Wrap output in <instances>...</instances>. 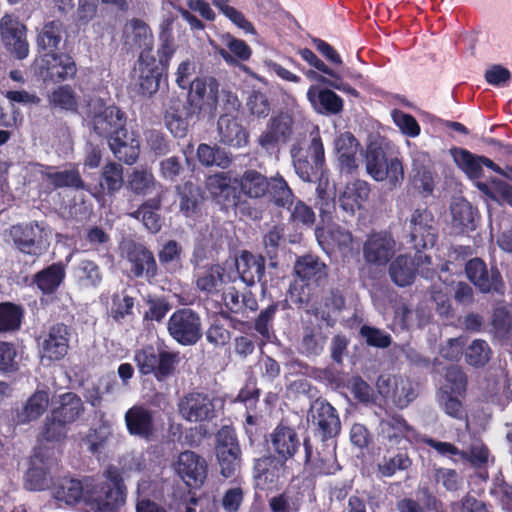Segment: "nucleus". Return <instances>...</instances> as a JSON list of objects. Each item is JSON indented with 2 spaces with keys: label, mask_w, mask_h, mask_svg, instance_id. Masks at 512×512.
Returning a JSON list of instances; mask_svg holds the SVG:
<instances>
[{
  "label": "nucleus",
  "mask_w": 512,
  "mask_h": 512,
  "mask_svg": "<svg viewBox=\"0 0 512 512\" xmlns=\"http://www.w3.org/2000/svg\"><path fill=\"white\" fill-rule=\"evenodd\" d=\"M103 475L105 481L86 486L85 504L93 512H116L126 500L122 473L109 465Z\"/></svg>",
  "instance_id": "1"
},
{
  "label": "nucleus",
  "mask_w": 512,
  "mask_h": 512,
  "mask_svg": "<svg viewBox=\"0 0 512 512\" xmlns=\"http://www.w3.org/2000/svg\"><path fill=\"white\" fill-rule=\"evenodd\" d=\"M266 441L273 454L256 460L254 469L258 477L266 475L274 464L284 466L288 460L294 458L301 446L296 429L283 420L277 424Z\"/></svg>",
  "instance_id": "2"
},
{
  "label": "nucleus",
  "mask_w": 512,
  "mask_h": 512,
  "mask_svg": "<svg viewBox=\"0 0 512 512\" xmlns=\"http://www.w3.org/2000/svg\"><path fill=\"white\" fill-rule=\"evenodd\" d=\"M294 271L304 283L294 303L299 307L310 306V309H307L306 312L317 317L319 309L316 305L320 291L319 286L328 276L327 266L319 257L307 254L296 260Z\"/></svg>",
  "instance_id": "3"
},
{
  "label": "nucleus",
  "mask_w": 512,
  "mask_h": 512,
  "mask_svg": "<svg viewBox=\"0 0 512 512\" xmlns=\"http://www.w3.org/2000/svg\"><path fill=\"white\" fill-rule=\"evenodd\" d=\"M134 362L141 376H153L157 382H166L175 376L181 362L179 351L144 345L134 353Z\"/></svg>",
  "instance_id": "4"
},
{
  "label": "nucleus",
  "mask_w": 512,
  "mask_h": 512,
  "mask_svg": "<svg viewBox=\"0 0 512 512\" xmlns=\"http://www.w3.org/2000/svg\"><path fill=\"white\" fill-rule=\"evenodd\" d=\"M383 141H371L365 152L366 171L375 181H388L392 187L400 186L404 180L402 161L388 153Z\"/></svg>",
  "instance_id": "5"
},
{
  "label": "nucleus",
  "mask_w": 512,
  "mask_h": 512,
  "mask_svg": "<svg viewBox=\"0 0 512 512\" xmlns=\"http://www.w3.org/2000/svg\"><path fill=\"white\" fill-rule=\"evenodd\" d=\"M296 174L305 182H312L322 173L325 166V150L319 132L311 134L307 148H293L291 151Z\"/></svg>",
  "instance_id": "6"
},
{
  "label": "nucleus",
  "mask_w": 512,
  "mask_h": 512,
  "mask_svg": "<svg viewBox=\"0 0 512 512\" xmlns=\"http://www.w3.org/2000/svg\"><path fill=\"white\" fill-rule=\"evenodd\" d=\"M170 337L182 346H193L202 336V321L200 315L191 308L175 310L167 322Z\"/></svg>",
  "instance_id": "7"
},
{
  "label": "nucleus",
  "mask_w": 512,
  "mask_h": 512,
  "mask_svg": "<svg viewBox=\"0 0 512 512\" xmlns=\"http://www.w3.org/2000/svg\"><path fill=\"white\" fill-rule=\"evenodd\" d=\"M206 188L211 198L222 209L237 208L241 213L252 216L253 212L250 208L246 211L245 200H242L240 188L235 184L234 179L228 173L221 172L210 175L206 180Z\"/></svg>",
  "instance_id": "8"
},
{
  "label": "nucleus",
  "mask_w": 512,
  "mask_h": 512,
  "mask_svg": "<svg viewBox=\"0 0 512 512\" xmlns=\"http://www.w3.org/2000/svg\"><path fill=\"white\" fill-rule=\"evenodd\" d=\"M465 273L481 293L501 297L505 295L506 286L497 266L488 268L483 259L475 257L465 264Z\"/></svg>",
  "instance_id": "9"
},
{
  "label": "nucleus",
  "mask_w": 512,
  "mask_h": 512,
  "mask_svg": "<svg viewBox=\"0 0 512 512\" xmlns=\"http://www.w3.org/2000/svg\"><path fill=\"white\" fill-rule=\"evenodd\" d=\"M15 247L23 254L39 256L46 249L47 233L44 222L17 223L10 228Z\"/></svg>",
  "instance_id": "10"
},
{
  "label": "nucleus",
  "mask_w": 512,
  "mask_h": 512,
  "mask_svg": "<svg viewBox=\"0 0 512 512\" xmlns=\"http://www.w3.org/2000/svg\"><path fill=\"white\" fill-rule=\"evenodd\" d=\"M409 236L417 252L433 248L437 243V221L427 207H419L412 212L409 220Z\"/></svg>",
  "instance_id": "11"
},
{
  "label": "nucleus",
  "mask_w": 512,
  "mask_h": 512,
  "mask_svg": "<svg viewBox=\"0 0 512 512\" xmlns=\"http://www.w3.org/2000/svg\"><path fill=\"white\" fill-rule=\"evenodd\" d=\"M216 455L220 473L225 478L233 477L240 468L241 449L235 430L223 426L216 435Z\"/></svg>",
  "instance_id": "12"
},
{
  "label": "nucleus",
  "mask_w": 512,
  "mask_h": 512,
  "mask_svg": "<svg viewBox=\"0 0 512 512\" xmlns=\"http://www.w3.org/2000/svg\"><path fill=\"white\" fill-rule=\"evenodd\" d=\"M36 70L44 82L62 83L75 77L77 66L69 54L54 52L41 55Z\"/></svg>",
  "instance_id": "13"
},
{
  "label": "nucleus",
  "mask_w": 512,
  "mask_h": 512,
  "mask_svg": "<svg viewBox=\"0 0 512 512\" xmlns=\"http://www.w3.org/2000/svg\"><path fill=\"white\" fill-rule=\"evenodd\" d=\"M89 118L94 133L107 140L127 123L124 111L115 105L107 106L102 99L90 104Z\"/></svg>",
  "instance_id": "14"
},
{
  "label": "nucleus",
  "mask_w": 512,
  "mask_h": 512,
  "mask_svg": "<svg viewBox=\"0 0 512 512\" xmlns=\"http://www.w3.org/2000/svg\"><path fill=\"white\" fill-rule=\"evenodd\" d=\"M71 334V327L62 322L51 325L39 338L41 358L49 362L62 360L68 354Z\"/></svg>",
  "instance_id": "15"
},
{
  "label": "nucleus",
  "mask_w": 512,
  "mask_h": 512,
  "mask_svg": "<svg viewBox=\"0 0 512 512\" xmlns=\"http://www.w3.org/2000/svg\"><path fill=\"white\" fill-rule=\"evenodd\" d=\"M0 38L3 45L15 58L22 60L29 54L27 27L19 17L6 13L0 19Z\"/></svg>",
  "instance_id": "16"
},
{
  "label": "nucleus",
  "mask_w": 512,
  "mask_h": 512,
  "mask_svg": "<svg viewBox=\"0 0 512 512\" xmlns=\"http://www.w3.org/2000/svg\"><path fill=\"white\" fill-rule=\"evenodd\" d=\"M188 86V104L192 113L213 114L218 104V81L213 77L208 79L196 77Z\"/></svg>",
  "instance_id": "17"
},
{
  "label": "nucleus",
  "mask_w": 512,
  "mask_h": 512,
  "mask_svg": "<svg viewBox=\"0 0 512 512\" xmlns=\"http://www.w3.org/2000/svg\"><path fill=\"white\" fill-rule=\"evenodd\" d=\"M378 435L382 440V444L390 449L398 447L403 441L411 443V439L415 435V429L403 415L398 413L387 414L380 420L378 426Z\"/></svg>",
  "instance_id": "18"
},
{
  "label": "nucleus",
  "mask_w": 512,
  "mask_h": 512,
  "mask_svg": "<svg viewBox=\"0 0 512 512\" xmlns=\"http://www.w3.org/2000/svg\"><path fill=\"white\" fill-rule=\"evenodd\" d=\"M179 412L189 422L211 421L216 417L213 400L203 392H190L178 404Z\"/></svg>",
  "instance_id": "19"
},
{
  "label": "nucleus",
  "mask_w": 512,
  "mask_h": 512,
  "mask_svg": "<svg viewBox=\"0 0 512 512\" xmlns=\"http://www.w3.org/2000/svg\"><path fill=\"white\" fill-rule=\"evenodd\" d=\"M126 259L130 264V274L134 278L145 277L148 281L158 275V266L153 252L144 244L131 242L126 247Z\"/></svg>",
  "instance_id": "20"
},
{
  "label": "nucleus",
  "mask_w": 512,
  "mask_h": 512,
  "mask_svg": "<svg viewBox=\"0 0 512 512\" xmlns=\"http://www.w3.org/2000/svg\"><path fill=\"white\" fill-rule=\"evenodd\" d=\"M294 120L287 113L271 117L267 128L258 137V144L266 151L274 150L280 143H287L293 134Z\"/></svg>",
  "instance_id": "21"
},
{
  "label": "nucleus",
  "mask_w": 512,
  "mask_h": 512,
  "mask_svg": "<svg viewBox=\"0 0 512 512\" xmlns=\"http://www.w3.org/2000/svg\"><path fill=\"white\" fill-rule=\"evenodd\" d=\"M328 341V334L323 323L318 319L301 321V340L299 350L307 357L322 354Z\"/></svg>",
  "instance_id": "22"
},
{
  "label": "nucleus",
  "mask_w": 512,
  "mask_h": 512,
  "mask_svg": "<svg viewBox=\"0 0 512 512\" xmlns=\"http://www.w3.org/2000/svg\"><path fill=\"white\" fill-rule=\"evenodd\" d=\"M176 470L190 488H200L207 478L206 460L193 451H184L179 454Z\"/></svg>",
  "instance_id": "23"
},
{
  "label": "nucleus",
  "mask_w": 512,
  "mask_h": 512,
  "mask_svg": "<svg viewBox=\"0 0 512 512\" xmlns=\"http://www.w3.org/2000/svg\"><path fill=\"white\" fill-rule=\"evenodd\" d=\"M395 254V240L389 232L369 235L363 246L366 262L378 266L386 265Z\"/></svg>",
  "instance_id": "24"
},
{
  "label": "nucleus",
  "mask_w": 512,
  "mask_h": 512,
  "mask_svg": "<svg viewBox=\"0 0 512 512\" xmlns=\"http://www.w3.org/2000/svg\"><path fill=\"white\" fill-rule=\"evenodd\" d=\"M145 57L146 52H141L138 58L139 75L134 84V89L142 97H151L159 90L162 73L155 64L154 57Z\"/></svg>",
  "instance_id": "25"
},
{
  "label": "nucleus",
  "mask_w": 512,
  "mask_h": 512,
  "mask_svg": "<svg viewBox=\"0 0 512 512\" xmlns=\"http://www.w3.org/2000/svg\"><path fill=\"white\" fill-rule=\"evenodd\" d=\"M316 415L314 423L316 425L315 435L322 441L329 440L337 436L341 430V422L337 410L325 400H316L314 404Z\"/></svg>",
  "instance_id": "26"
},
{
  "label": "nucleus",
  "mask_w": 512,
  "mask_h": 512,
  "mask_svg": "<svg viewBox=\"0 0 512 512\" xmlns=\"http://www.w3.org/2000/svg\"><path fill=\"white\" fill-rule=\"evenodd\" d=\"M127 431L130 435L150 440L154 435V418L150 410L141 405L129 408L124 416Z\"/></svg>",
  "instance_id": "27"
},
{
  "label": "nucleus",
  "mask_w": 512,
  "mask_h": 512,
  "mask_svg": "<svg viewBox=\"0 0 512 512\" xmlns=\"http://www.w3.org/2000/svg\"><path fill=\"white\" fill-rule=\"evenodd\" d=\"M359 141L351 132L341 133L335 140V150L342 173L354 174L358 169Z\"/></svg>",
  "instance_id": "28"
},
{
  "label": "nucleus",
  "mask_w": 512,
  "mask_h": 512,
  "mask_svg": "<svg viewBox=\"0 0 512 512\" xmlns=\"http://www.w3.org/2000/svg\"><path fill=\"white\" fill-rule=\"evenodd\" d=\"M217 126L220 143L234 148H241L248 144L249 133L237 121L236 116L221 114Z\"/></svg>",
  "instance_id": "29"
},
{
  "label": "nucleus",
  "mask_w": 512,
  "mask_h": 512,
  "mask_svg": "<svg viewBox=\"0 0 512 512\" xmlns=\"http://www.w3.org/2000/svg\"><path fill=\"white\" fill-rule=\"evenodd\" d=\"M164 195L156 193L153 197L145 200L135 211L128 215L140 221L151 233L156 234L162 228V217L159 211L162 207Z\"/></svg>",
  "instance_id": "30"
},
{
  "label": "nucleus",
  "mask_w": 512,
  "mask_h": 512,
  "mask_svg": "<svg viewBox=\"0 0 512 512\" xmlns=\"http://www.w3.org/2000/svg\"><path fill=\"white\" fill-rule=\"evenodd\" d=\"M315 234L319 245L326 253H332L336 249L339 251L349 249L353 242L351 232L338 224L328 228L318 227Z\"/></svg>",
  "instance_id": "31"
},
{
  "label": "nucleus",
  "mask_w": 512,
  "mask_h": 512,
  "mask_svg": "<svg viewBox=\"0 0 512 512\" xmlns=\"http://www.w3.org/2000/svg\"><path fill=\"white\" fill-rule=\"evenodd\" d=\"M304 447V464L310 465L315 475L329 476L334 475L341 470V466L337 461L335 449L324 453H318L313 461V445L308 437L303 439Z\"/></svg>",
  "instance_id": "32"
},
{
  "label": "nucleus",
  "mask_w": 512,
  "mask_h": 512,
  "mask_svg": "<svg viewBox=\"0 0 512 512\" xmlns=\"http://www.w3.org/2000/svg\"><path fill=\"white\" fill-rule=\"evenodd\" d=\"M85 412L81 397L74 392H65L58 396L50 413L63 423H75Z\"/></svg>",
  "instance_id": "33"
},
{
  "label": "nucleus",
  "mask_w": 512,
  "mask_h": 512,
  "mask_svg": "<svg viewBox=\"0 0 512 512\" xmlns=\"http://www.w3.org/2000/svg\"><path fill=\"white\" fill-rule=\"evenodd\" d=\"M236 269L241 280L248 286L260 282L265 276V258L249 251H242L236 259Z\"/></svg>",
  "instance_id": "34"
},
{
  "label": "nucleus",
  "mask_w": 512,
  "mask_h": 512,
  "mask_svg": "<svg viewBox=\"0 0 512 512\" xmlns=\"http://www.w3.org/2000/svg\"><path fill=\"white\" fill-rule=\"evenodd\" d=\"M66 277V266L54 262L33 275L32 283L45 295L55 293Z\"/></svg>",
  "instance_id": "35"
},
{
  "label": "nucleus",
  "mask_w": 512,
  "mask_h": 512,
  "mask_svg": "<svg viewBox=\"0 0 512 512\" xmlns=\"http://www.w3.org/2000/svg\"><path fill=\"white\" fill-rule=\"evenodd\" d=\"M53 169V167H47V170L44 171L42 175L54 189L69 188L75 191H89L77 166H72L69 169L60 171H52Z\"/></svg>",
  "instance_id": "36"
},
{
  "label": "nucleus",
  "mask_w": 512,
  "mask_h": 512,
  "mask_svg": "<svg viewBox=\"0 0 512 512\" xmlns=\"http://www.w3.org/2000/svg\"><path fill=\"white\" fill-rule=\"evenodd\" d=\"M123 185V167L116 162H109L102 168L99 182L94 186L93 195L103 197L112 196L118 192Z\"/></svg>",
  "instance_id": "37"
},
{
  "label": "nucleus",
  "mask_w": 512,
  "mask_h": 512,
  "mask_svg": "<svg viewBox=\"0 0 512 512\" xmlns=\"http://www.w3.org/2000/svg\"><path fill=\"white\" fill-rule=\"evenodd\" d=\"M369 194V184L364 180L356 179L348 183L339 196L340 206L344 211L354 214L356 210L363 207V204L369 198Z\"/></svg>",
  "instance_id": "38"
},
{
  "label": "nucleus",
  "mask_w": 512,
  "mask_h": 512,
  "mask_svg": "<svg viewBox=\"0 0 512 512\" xmlns=\"http://www.w3.org/2000/svg\"><path fill=\"white\" fill-rule=\"evenodd\" d=\"M307 98L319 113L338 114L343 110V99L330 89L311 86Z\"/></svg>",
  "instance_id": "39"
},
{
  "label": "nucleus",
  "mask_w": 512,
  "mask_h": 512,
  "mask_svg": "<svg viewBox=\"0 0 512 512\" xmlns=\"http://www.w3.org/2000/svg\"><path fill=\"white\" fill-rule=\"evenodd\" d=\"M234 182L238 184L241 196L259 199L267 195L270 179L257 170L248 169L239 178H234Z\"/></svg>",
  "instance_id": "40"
},
{
  "label": "nucleus",
  "mask_w": 512,
  "mask_h": 512,
  "mask_svg": "<svg viewBox=\"0 0 512 512\" xmlns=\"http://www.w3.org/2000/svg\"><path fill=\"white\" fill-rule=\"evenodd\" d=\"M53 497L69 505L85 502V492L82 482L78 479L63 477L52 483Z\"/></svg>",
  "instance_id": "41"
},
{
  "label": "nucleus",
  "mask_w": 512,
  "mask_h": 512,
  "mask_svg": "<svg viewBox=\"0 0 512 512\" xmlns=\"http://www.w3.org/2000/svg\"><path fill=\"white\" fill-rule=\"evenodd\" d=\"M179 196L180 211L185 217H195L200 212L203 201L201 188L191 181L176 187Z\"/></svg>",
  "instance_id": "42"
},
{
  "label": "nucleus",
  "mask_w": 512,
  "mask_h": 512,
  "mask_svg": "<svg viewBox=\"0 0 512 512\" xmlns=\"http://www.w3.org/2000/svg\"><path fill=\"white\" fill-rule=\"evenodd\" d=\"M450 154L457 167L463 171L469 179L477 180L483 177L481 155H476L461 147L451 148Z\"/></svg>",
  "instance_id": "43"
},
{
  "label": "nucleus",
  "mask_w": 512,
  "mask_h": 512,
  "mask_svg": "<svg viewBox=\"0 0 512 512\" xmlns=\"http://www.w3.org/2000/svg\"><path fill=\"white\" fill-rule=\"evenodd\" d=\"M280 305H282V309H285L287 301L271 303L254 320L253 328L261 336L260 347H263L266 342H270L274 336L273 323Z\"/></svg>",
  "instance_id": "44"
},
{
  "label": "nucleus",
  "mask_w": 512,
  "mask_h": 512,
  "mask_svg": "<svg viewBox=\"0 0 512 512\" xmlns=\"http://www.w3.org/2000/svg\"><path fill=\"white\" fill-rule=\"evenodd\" d=\"M64 24L59 19H54L44 23L42 29L37 35V46L46 53H54L59 48L64 32Z\"/></svg>",
  "instance_id": "45"
},
{
  "label": "nucleus",
  "mask_w": 512,
  "mask_h": 512,
  "mask_svg": "<svg viewBox=\"0 0 512 512\" xmlns=\"http://www.w3.org/2000/svg\"><path fill=\"white\" fill-rule=\"evenodd\" d=\"M224 269L219 264L204 267L196 275V287L207 295H216L224 282Z\"/></svg>",
  "instance_id": "46"
},
{
  "label": "nucleus",
  "mask_w": 512,
  "mask_h": 512,
  "mask_svg": "<svg viewBox=\"0 0 512 512\" xmlns=\"http://www.w3.org/2000/svg\"><path fill=\"white\" fill-rule=\"evenodd\" d=\"M49 394L44 390H36L26 401L22 410L17 413L18 423L37 420L47 409Z\"/></svg>",
  "instance_id": "47"
},
{
  "label": "nucleus",
  "mask_w": 512,
  "mask_h": 512,
  "mask_svg": "<svg viewBox=\"0 0 512 512\" xmlns=\"http://www.w3.org/2000/svg\"><path fill=\"white\" fill-rule=\"evenodd\" d=\"M128 187L135 194L139 196L154 195L162 193L163 187L155 180L154 175L146 170H134L128 179Z\"/></svg>",
  "instance_id": "48"
},
{
  "label": "nucleus",
  "mask_w": 512,
  "mask_h": 512,
  "mask_svg": "<svg viewBox=\"0 0 512 512\" xmlns=\"http://www.w3.org/2000/svg\"><path fill=\"white\" fill-rule=\"evenodd\" d=\"M173 19H166L161 24L159 33L160 45L157 50L159 65L162 71H167L170 60L176 52V46L172 33Z\"/></svg>",
  "instance_id": "49"
},
{
  "label": "nucleus",
  "mask_w": 512,
  "mask_h": 512,
  "mask_svg": "<svg viewBox=\"0 0 512 512\" xmlns=\"http://www.w3.org/2000/svg\"><path fill=\"white\" fill-rule=\"evenodd\" d=\"M391 280L399 287H405L414 281L415 268L413 261L407 255H399L389 266Z\"/></svg>",
  "instance_id": "50"
},
{
  "label": "nucleus",
  "mask_w": 512,
  "mask_h": 512,
  "mask_svg": "<svg viewBox=\"0 0 512 512\" xmlns=\"http://www.w3.org/2000/svg\"><path fill=\"white\" fill-rule=\"evenodd\" d=\"M24 308L13 302H0V333L15 332L20 329L24 318Z\"/></svg>",
  "instance_id": "51"
},
{
  "label": "nucleus",
  "mask_w": 512,
  "mask_h": 512,
  "mask_svg": "<svg viewBox=\"0 0 512 512\" xmlns=\"http://www.w3.org/2000/svg\"><path fill=\"white\" fill-rule=\"evenodd\" d=\"M25 487L31 491H43L52 487L48 467L37 459H34L25 475Z\"/></svg>",
  "instance_id": "52"
},
{
  "label": "nucleus",
  "mask_w": 512,
  "mask_h": 512,
  "mask_svg": "<svg viewBox=\"0 0 512 512\" xmlns=\"http://www.w3.org/2000/svg\"><path fill=\"white\" fill-rule=\"evenodd\" d=\"M478 190L489 199L499 202L503 200L512 206V185L497 178H491L490 182H476Z\"/></svg>",
  "instance_id": "53"
},
{
  "label": "nucleus",
  "mask_w": 512,
  "mask_h": 512,
  "mask_svg": "<svg viewBox=\"0 0 512 512\" xmlns=\"http://www.w3.org/2000/svg\"><path fill=\"white\" fill-rule=\"evenodd\" d=\"M197 157L203 166L216 165L221 168H228L232 163V158L224 149L217 146H210L201 143L197 148Z\"/></svg>",
  "instance_id": "54"
},
{
  "label": "nucleus",
  "mask_w": 512,
  "mask_h": 512,
  "mask_svg": "<svg viewBox=\"0 0 512 512\" xmlns=\"http://www.w3.org/2000/svg\"><path fill=\"white\" fill-rule=\"evenodd\" d=\"M445 383L441 388L442 394H453L456 396H465L468 380L465 372L459 366L452 365L446 369Z\"/></svg>",
  "instance_id": "55"
},
{
  "label": "nucleus",
  "mask_w": 512,
  "mask_h": 512,
  "mask_svg": "<svg viewBox=\"0 0 512 512\" xmlns=\"http://www.w3.org/2000/svg\"><path fill=\"white\" fill-rule=\"evenodd\" d=\"M452 223L462 232L473 231L475 225V211L466 200L456 201L451 205Z\"/></svg>",
  "instance_id": "56"
},
{
  "label": "nucleus",
  "mask_w": 512,
  "mask_h": 512,
  "mask_svg": "<svg viewBox=\"0 0 512 512\" xmlns=\"http://www.w3.org/2000/svg\"><path fill=\"white\" fill-rule=\"evenodd\" d=\"M131 28L133 44L139 48H143L141 52H146V57H154L151 55L153 45V34L149 25L139 18H133L128 23Z\"/></svg>",
  "instance_id": "57"
},
{
  "label": "nucleus",
  "mask_w": 512,
  "mask_h": 512,
  "mask_svg": "<svg viewBox=\"0 0 512 512\" xmlns=\"http://www.w3.org/2000/svg\"><path fill=\"white\" fill-rule=\"evenodd\" d=\"M68 424L49 413L43 423L39 439L40 441L59 443L67 437Z\"/></svg>",
  "instance_id": "58"
},
{
  "label": "nucleus",
  "mask_w": 512,
  "mask_h": 512,
  "mask_svg": "<svg viewBox=\"0 0 512 512\" xmlns=\"http://www.w3.org/2000/svg\"><path fill=\"white\" fill-rule=\"evenodd\" d=\"M119 138L109 140V148L113 155L127 165H133L140 154V140L119 142Z\"/></svg>",
  "instance_id": "59"
},
{
  "label": "nucleus",
  "mask_w": 512,
  "mask_h": 512,
  "mask_svg": "<svg viewBox=\"0 0 512 512\" xmlns=\"http://www.w3.org/2000/svg\"><path fill=\"white\" fill-rule=\"evenodd\" d=\"M412 460L406 451H399L394 456L384 455L382 462L378 463L377 471L382 477H392L397 471H404L411 467Z\"/></svg>",
  "instance_id": "60"
},
{
  "label": "nucleus",
  "mask_w": 512,
  "mask_h": 512,
  "mask_svg": "<svg viewBox=\"0 0 512 512\" xmlns=\"http://www.w3.org/2000/svg\"><path fill=\"white\" fill-rule=\"evenodd\" d=\"M48 100L51 106L64 111L76 112L78 109L76 93L69 85H61L54 89Z\"/></svg>",
  "instance_id": "61"
},
{
  "label": "nucleus",
  "mask_w": 512,
  "mask_h": 512,
  "mask_svg": "<svg viewBox=\"0 0 512 512\" xmlns=\"http://www.w3.org/2000/svg\"><path fill=\"white\" fill-rule=\"evenodd\" d=\"M21 356L12 342L0 341V372L10 375L20 368Z\"/></svg>",
  "instance_id": "62"
},
{
  "label": "nucleus",
  "mask_w": 512,
  "mask_h": 512,
  "mask_svg": "<svg viewBox=\"0 0 512 512\" xmlns=\"http://www.w3.org/2000/svg\"><path fill=\"white\" fill-rule=\"evenodd\" d=\"M76 273L78 281L85 287H98L103 279L100 266L88 259L79 262Z\"/></svg>",
  "instance_id": "63"
},
{
  "label": "nucleus",
  "mask_w": 512,
  "mask_h": 512,
  "mask_svg": "<svg viewBox=\"0 0 512 512\" xmlns=\"http://www.w3.org/2000/svg\"><path fill=\"white\" fill-rule=\"evenodd\" d=\"M267 194L279 207H287L288 205H291L295 199L292 190L288 186V183L281 176L270 178L269 190Z\"/></svg>",
  "instance_id": "64"
}]
</instances>
